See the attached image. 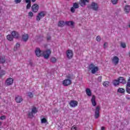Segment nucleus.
<instances>
[{
	"mask_svg": "<svg viewBox=\"0 0 130 130\" xmlns=\"http://www.w3.org/2000/svg\"><path fill=\"white\" fill-rule=\"evenodd\" d=\"M62 85L64 86L65 87H68V86H70L72 85V80L69 79H65L62 81Z\"/></svg>",
	"mask_w": 130,
	"mask_h": 130,
	"instance_id": "6",
	"label": "nucleus"
},
{
	"mask_svg": "<svg viewBox=\"0 0 130 130\" xmlns=\"http://www.w3.org/2000/svg\"><path fill=\"white\" fill-rule=\"evenodd\" d=\"M64 24H66V23H64V21H60L58 23V27H63V26H64Z\"/></svg>",
	"mask_w": 130,
	"mask_h": 130,
	"instance_id": "25",
	"label": "nucleus"
},
{
	"mask_svg": "<svg viewBox=\"0 0 130 130\" xmlns=\"http://www.w3.org/2000/svg\"><path fill=\"white\" fill-rule=\"evenodd\" d=\"M96 41H100L101 40V38L100 37V36H98L96 37Z\"/></svg>",
	"mask_w": 130,
	"mask_h": 130,
	"instance_id": "42",
	"label": "nucleus"
},
{
	"mask_svg": "<svg viewBox=\"0 0 130 130\" xmlns=\"http://www.w3.org/2000/svg\"><path fill=\"white\" fill-rule=\"evenodd\" d=\"M100 106H98L95 110V118L97 119L100 116Z\"/></svg>",
	"mask_w": 130,
	"mask_h": 130,
	"instance_id": "10",
	"label": "nucleus"
},
{
	"mask_svg": "<svg viewBox=\"0 0 130 130\" xmlns=\"http://www.w3.org/2000/svg\"><path fill=\"white\" fill-rule=\"evenodd\" d=\"M39 10V5L37 4H35L31 6V11L34 13H37Z\"/></svg>",
	"mask_w": 130,
	"mask_h": 130,
	"instance_id": "9",
	"label": "nucleus"
},
{
	"mask_svg": "<svg viewBox=\"0 0 130 130\" xmlns=\"http://www.w3.org/2000/svg\"><path fill=\"white\" fill-rule=\"evenodd\" d=\"M66 55L68 58L71 59L74 56V53L72 50H68L66 52Z\"/></svg>",
	"mask_w": 130,
	"mask_h": 130,
	"instance_id": "7",
	"label": "nucleus"
},
{
	"mask_svg": "<svg viewBox=\"0 0 130 130\" xmlns=\"http://www.w3.org/2000/svg\"><path fill=\"white\" fill-rule=\"evenodd\" d=\"M117 92H118V93H120L121 94H123V93L125 92V90L122 88H119Z\"/></svg>",
	"mask_w": 130,
	"mask_h": 130,
	"instance_id": "26",
	"label": "nucleus"
},
{
	"mask_svg": "<svg viewBox=\"0 0 130 130\" xmlns=\"http://www.w3.org/2000/svg\"><path fill=\"white\" fill-rule=\"evenodd\" d=\"M31 8V3H28L26 5L27 10H29Z\"/></svg>",
	"mask_w": 130,
	"mask_h": 130,
	"instance_id": "38",
	"label": "nucleus"
},
{
	"mask_svg": "<svg viewBox=\"0 0 130 130\" xmlns=\"http://www.w3.org/2000/svg\"><path fill=\"white\" fill-rule=\"evenodd\" d=\"M85 2H86V3H89V0H85Z\"/></svg>",
	"mask_w": 130,
	"mask_h": 130,
	"instance_id": "50",
	"label": "nucleus"
},
{
	"mask_svg": "<svg viewBox=\"0 0 130 130\" xmlns=\"http://www.w3.org/2000/svg\"><path fill=\"white\" fill-rule=\"evenodd\" d=\"M36 55L38 56V57H40V56H44V58L46 59L49 58V55L51 54V50L50 49H48L45 51L43 53L42 51L40 50V48H37L35 50Z\"/></svg>",
	"mask_w": 130,
	"mask_h": 130,
	"instance_id": "1",
	"label": "nucleus"
},
{
	"mask_svg": "<svg viewBox=\"0 0 130 130\" xmlns=\"http://www.w3.org/2000/svg\"><path fill=\"white\" fill-rule=\"evenodd\" d=\"M89 70H91V73L94 74H96V72L99 71V68H98V67L95 66L94 63H91L89 66Z\"/></svg>",
	"mask_w": 130,
	"mask_h": 130,
	"instance_id": "4",
	"label": "nucleus"
},
{
	"mask_svg": "<svg viewBox=\"0 0 130 130\" xmlns=\"http://www.w3.org/2000/svg\"><path fill=\"white\" fill-rule=\"evenodd\" d=\"M66 78L67 79H68V80H71V81H72V80H74L76 77L73 74H68L66 76Z\"/></svg>",
	"mask_w": 130,
	"mask_h": 130,
	"instance_id": "18",
	"label": "nucleus"
},
{
	"mask_svg": "<svg viewBox=\"0 0 130 130\" xmlns=\"http://www.w3.org/2000/svg\"><path fill=\"white\" fill-rule=\"evenodd\" d=\"M37 112H38V110L37 109V108L35 106H32L31 111L28 112L27 114L29 118H33L34 117V115L33 114H36Z\"/></svg>",
	"mask_w": 130,
	"mask_h": 130,
	"instance_id": "3",
	"label": "nucleus"
},
{
	"mask_svg": "<svg viewBox=\"0 0 130 130\" xmlns=\"http://www.w3.org/2000/svg\"><path fill=\"white\" fill-rule=\"evenodd\" d=\"M71 11L72 13H75V12H76V8H75L74 7H71Z\"/></svg>",
	"mask_w": 130,
	"mask_h": 130,
	"instance_id": "37",
	"label": "nucleus"
},
{
	"mask_svg": "<svg viewBox=\"0 0 130 130\" xmlns=\"http://www.w3.org/2000/svg\"><path fill=\"white\" fill-rule=\"evenodd\" d=\"M112 62L114 63L115 66H117L118 64V62H119V58L118 57L115 56L113 57L112 59Z\"/></svg>",
	"mask_w": 130,
	"mask_h": 130,
	"instance_id": "13",
	"label": "nucleus"
},
{
	"mask_svg": "<svg viewBox=\"0 0 130 130\" xmlns=\"http://www.w3.org/2000/svg\"><path fill=\"white\" fill-rule=\"evenodd\" d=\"M91 102L92 106H96V105H97V103L96 102V96H95V95H92Z\"/></svg>",
	"mask_w": 130,
	"mask_h": 130,
	"instance_id": "15",
	"label": "nucleus"
},
{
	"mask_svg": "<svg viewBox=\"0 0 130 130\" xmlns=\"http://www.w3.org/2000/svg\"><path fill=\"white\" fill-rule=\"evenodd\" d=\"M105 127L102 126V127H101V130H105Z\"/></svg>",
	"mask_w": 130,
	"mask_h": 130,
	"instance_id": "48",
	"label": "nucleus"
},
{
	"mask_svg": "<svg viewBox=\"0 0 130 130\" xmlns=\"http://www.w3.org/2000/svg\"><path fill=\"white\" fill-rule=\"evenodd\" d=\"M1 67H0V71H1Z\"/></svg>",
	"mask_w": 130,
	"mask_h": 130,
	"instance_id": "53",
	"label": "nucleus"
},
{
	"mask_svg": "<svg viewBox=\"0 0 130 130\" xmlns=\"http://www.w3.org/2000/svg\"><path fill=\"white\" fill-rule=\"evenodd\" d=\"M13 83H14V79L12 78H7L5 82L7 86H11V85H13Z\"/></svg>",
	"mask_w": 130,
	"mask_h": 130,
	"instance_id": "12",
	"label": "nucleus"
},
{
	"mask_svg": "<svg viewBox=\"0 0 130 130\" xmlns=\"http://www.w3.org/2000/svg\"><path fill=\"white\" fill-rule=\"evenodd\" d=\"M20 35H19V32L16 31H13L11 35H8L7 36V39L9 41H13L14 40V38H19Z\"/></svg>",
	"mask_w": 130,
	"mask_h": 130,
	"instance_id": "2",
	"label": "nucleus"
},
{
	"mask_svg": "<svg viewBox=\"0 0 130 130\" xmlns=\"http://www.w3.org/2000/svg\"><path fill=\"white\" fill-rule=\"evenodd\" d=\"M47 39V40H50V39H51V37H48Z\"/></svg>",
	"mask_w": 130,
	"mask_h": 130,
	"instance_id": "47",
	"label": "nucleus"
},
{
	"mask_svg": "<svg viewBox=\"0 0 130 130\" xmlns=\"http://www.w3.org/2000/svg\"><path fill=\"white\" fill-rule=\"evenodd\" d=\"M25 3L26 4H31V0H25Z\"/></svg>",
	"mask_w": 130,
	"mask_h": 130,
	"instance_id": "46",
	"label": "nucleus"
},
{
	"mask_svg": "<svg viewBox=\"0 0 130 130\" xmlns=\"http://www.w3.org/2000/svg\"><path fill=\"white\" fill-rule=\"evenodd\" d=\"M5 75H6V71H2L0 73V78H2V77H4V76H5Z\"/></svg>",
	"mask_w": 130,
	"mask_h": 130,
	"instance_id": "34",
	"label": "nucleus"
},
{
	"mask_svg": "<svg viewBox=\"0 0 130 130\" xmlns=\"http://www.w3.org/2000/svg\"><path fill=\"white\" fill-rule=\"evenodd\" d=\"M28 96L29 97V98H33V93L31 92H29L27 93Z\"/></svg>",
	"mask_w": 130,
	"mask_h": 130,
	"instance_id": "33",
	"label": "nucleus"
},
{
	"mask_svg": "<svg viewBox=\"0 0 130 130\" xmlns=\"http://www.w3.org/2000/svg\"><path fill=\"white\" fill-rule=\"evenodd\" d=\"M121 46L122 47V48H125L126 47V45L125 44V43H121Z\"/></svg>",
	"mask_w": 130,
	"mask_h": 130,
	"instance_id": "36",
	"label": "nucleus"
},
{
	"mask_svg": "<svg viewBox=\"0 0 130 130\" xmlns=\"http://www.w3.org/2000/svg\"><path fill=\"white\" fill-rule=\"evenodd\" d=\"M78 127L76 126V125H74L71 127V130H77Z\"/></svg>",
	"mask_w": 130,
	"mask_h": 130,
	"instance_id": "39",
	"label": "nucleus"
},
{
	"mask_svg": "<svg viewBox=\"0 0 130 130\" xmlns=\"http://www.w3.org/2000/svg\"><path fill=\"white\" fill-rule=\"evenodd\" d=\"M22 40L24 42H27L29 39V35L28 34H24L22 36Z\"/></svg>",
	"mask_w": 130,
	"mask_h": 130,
	"instance_id": "16",
	"label": "nucleus"
},
{
	"mask_svg": "<svg viewBox=\"0 0 130 130\" xmlns=\"http://www.w3.org/2000/svg\"><path fill=\"white\" fill-rule=\"evenodd\" d=\"M51 62H52L53 63H54L56 62V59L54 57H52L50 59Z\"/></svg>",
	"mask_w": 130,
	"mask_h": 130,
	"instance_id": "29",
	"label": "nucleus"
},
{
	"mask_svg": "<svg viewBox=\"0 0 130 130\" xmlns=\"http://www.w3.org/2000/svg\"><path fill=\"white\" fill-rule=\"evenodd\" d=\"M118 81L119 83H121L122 84H125L126 83V81H125V79L123 77H119Z\"/></svg>",
	"mask_w": 130,
	"mask_h": 130,
	"instance_id": "21",
	"label": "nucleus"
},
{
	"mask_svg": "<svg viewBox=\"0 0 130 130\" xmlns=\"http://www.w3.org/2000/svg\"><path fill=\"white\" fill-rule=\"evenodd\" d=\"M127 99L129 100L130 98H127Z\"/></svg>",
	"mask_w": 130,
	"mask_h": 130,
	"instance_id": "52",
	"label": "nucleus"
},
{
	"mask_svg": "<svg viewBox=\"0 0 130 130\" xmlns=\"http://www.w3.org/2000/svg\"><path fill=\"white\" fill-rule=\"evenodd\" d=\"M0 119H1V120H4V119H6V116L3 115V116H1Z\"/></svg>",
	"mask_w": 130,
	"mask_h": 130,
	"instance_id": "43",
	"label": "nucleus"
},
{
	"mask_svg": "<svg viewBox=\"0 0 130 130\" xmlns=\"http://www.w3.org/2000/svg\"><path fill=\"white\" fill-rule=\"evenodd\" d=\"M20 46V45L19 44V43H17L15 46L14 47V50H15V51H16V50H17Z\"/></svg>",
	"mask_w": 130,
	"mask_h": 130,
	"instance_id": "28",
	"label": "nucleus"
},
{
	"mask_svg": "<svg viewBox=\"0 0 130 130\" xmlns=\"http://www.w3.org/2000/svg\"><path fill=\"white\" fill-rule=\"evenodd\" d=\"M126 91L128 93V94H130V77L129 78L127 82Z\"/></svg>",
	"mask_w": 130,
	"mask_h": 130,
	"instance_id": "14",
	"label": "nucleus"
},
{
	"mask_svg": "<svg viewBox=\"0 0 130 130\" xmlns=\"http://www.w3.org/2000/svg\"><path fill=\"white\" fill-rule=\"evenodd\" d=\"M22 2V0H15L16 4H20Z\"/></svg>",
	"mask_w": 130,
	"mask_h": 130,
	"instance_id": "44",
	"label": "nucleus"
},
{
	"mask_svg": "<svg viewBox=\"0 0 130 130\" xmlns=\"http://www.w3.org/2000/svg\"><path fill=\"white\" fill-rule=\"evenodd\" d=\"M0 125H2V122L0 121Z\"/></svg>",
	"mask_w": 130,
	"mask_h": 130,
	"instance_id": "51",
	"label": "nucleus"
},
{
	"mask_svg": "<svg viewBox=\"0 0 130 130\" xmlns=\"http://www.w3.org/2000/svg\"><path fill=\"white\" fill-rule=\"evenodd\" d=\"M86 3L87 1H85V0H80L79 2V5H80L81 7H85Z\"/></svg>",
	"mask_w": 130,
	"mask_h": 130,
	"instance_id": "20",
	"label": "nucleus"
},
{
	"mask_svg": "<svg viewBox=\"0 0 130 130\" xmlns=\"http://www.w3.org/2000/svg\"><path fill=\"white\" fill-rule=\"evenodd\" d=\"M98 81L101 83V82H102V76H99L98 78Z\"/></svg>",
	"mask_w": 130,
	"mask_h": 130,
	"instance_id": "41",
	"label": "nucleus"
},
{
	"mask_svg": "<svg viewBox=\"0 0 130 130\" xmlns=\"http://www.w3.org/2000/svg\"><path fill=\"white\" fill-rule=\"evenodd\" d=\"M73 7H74V9H79V4L77 3H75L73 4Z\"/></svg>",
	"mask_w": 130,
	"mask_h": 130,
	"instance_id": "32",
	"label": "nucleus"
},
{
	"mask_svg": "<svg viewBox=\"0 0 130 130\" xmlns=\"http://www.w3.org/2000/svg\"><path fill=\"white\" fill-rule=\"evenodd\" d=\"M99 8L98 4L94 2H92L90 6V8L93 10V11H98Z\"/></svg>",
	"mask_w": 130,
	"mask_h": 130,
	"instance_id": "8",
	"label": "nucleus"
},
{
	"mask_svg": "<svg viewBox=\"0 0 130 130\" xmlns=\"http://www.w3.org/2000/svg\"><path fill=\"white\" fill-rule=\"evenodd\" d=\"M103 85L104 87H108V86H109V81H106L103 82Z\"/></svg>",
	"mask_w": 130,
	"mask_h": 130,
	"instance_id": "27",
	"label": "nucleus"
},
{
	"mask_svg": "<svg viewBox=\"0 0 130 130\" xmlns=\"http://www.w3.org/2000/svg\"><path fill=\"white\" fill-rule=\"evenodd\" d=\"M107 47V43H105L104 44V49H105V48H106Z\"/></svg>",
	"mask_w": 130,
	"mask_h": 130,
	"instance_id": "45",
	"label": "nucleus"
},
{
	"mask_svg": "<svg viewBox=\"0 0 130 130\" xmlns=\"http://www.w3.org/2000/svg\"><path fill=\"white\" fill-rule=\"evenodd\" d=\"M46 15V11H42L40 12L38 14V15L36 16V20L37 22H39L42 18H44L45 16Z\"/></svg>",
	"mask_w": 130,
	"mask_h": 130,
	"instance_id": "5",
	"label": "nucleus"
},
{
	"mask_svg": "<svg viewBox=\"0 0 130 130\" xmlns=\"http://www.w3.org/2000/svg\"><path fill=\"white\" fill-rule=\"evenodd\" d=\"M86 93L87 96L89 97L92 96V92L91 91V89H90V88H86Z\"/></svg>",
	"mask_w": 130,
	"mask_h": 130,
	"instance_id": "23",
	"label": "nucleus"
},
{
	"mask_svg": "<svg viewBox=\"0 0 130 130\" xmlns=\"http://www.w3.org/2000/svg\"><path fill=\"white\" fill-rule=\"evenodd\" d=\"M78 101H75V100H72L69 103V105L70 107H72L73 108L75 107H77V106H78Z\"/></svg>",
	"mask_w": 130,
	"mask_h": 130,
	"instance_id": "11",
	"label": "nucleus"
},
{
	"mask_svg": "<svg viewBox=\"0 0 130 130\" xmlns=\"http://www.w3.org/2000/svg\"><path fill=\"white\" fill-rule=\"evenodd\" d=\"M31 2L32 3H35V2H36V0H31Z\"/></svg>",
	"mask_w": 130,
	"mask_h": 130,
	"instance_id": "49",
	"label": "nucleus"
},
{
	"mask_svg": "<svg viewBox=\"0 0 130 130\" xmlns=\"http://www.w3.org/2000/svg\"><path fill=\"white\" fill-rule=\"evenodd\" d=\"M124 11L126 13V14H128V13H129V11H130L129 5H126L124 7Z\"/></svg>",
	"mask_w": 130,
	"mask_h": 130,
	"instance_id": "19",
	"label": "nucleus"
},
{
	"mask_svg": "<svg viewBox=\"0 0 130 130\" xmlns=\"http://www.w3.org/2000/svg\"><path fill=\"white\" fill-rule=\"evenodd\" d=\"M119 81L118 80H114L113 81V84L114 85V86H117V85H119Z\"/></svg>",
	"mask_w": 130,
	"mask_h": 130,
	"instance_id": "31",
	"label": "nucleus"
},
{
	"mask_svg": "<svg viewBox=\"0 0 130 130\" xmlns=\"http://www.w3.org/2000/svg\"><path fill=\"white\" fill-rule=\"evenodd\" d=\"M65 24L68 26H72L74 27V22L73 21H66Z\"/></svg>",
	"mask_w": 130,
	"mask_h": 130,
	"instance_id": "24",
	"label": "nucleus"
},
{
	"mask_svg": "<svg viewBox=\"0 0 130 130\" xmlns=\"http://www.w3.org/2000/svg\"><path fill=\"white\" fill-rule=\"evenodd\" d=\"M28 16L29 17H30L31 18H32L34 16L33 15V12L30 11L29 12H28Z\"/></svg>",
	"mask_w": 130,
	"mask_h": 130,
	"instance_id": "40",
	"label": "nucleus"
},
{
	"mask_svg": "<svg viewBox=\"0 0 130 130\" xmlns=\"http://www.w3.org/2000/svg\"><path fill=\"white\" fill-rule=\"evenodd\" d=\"M6 62V56H2L0 57V63H5Z\"/></svg>",
	"mask_w": 130,
	"mask_h": 130,
	"instance_id": "22",
	"label": "nucleus"
},
{
	"mask_svg": "<svg viewBox=\"0 0 130 130\" xmlns=\"http://www.w3.org/2000/svg\"><path fill=\"white\" fill-rule=\"evenodd\" d=\"M118 0H111V3L113 5H117Z\"/></svg>",
	"mask_w": 130,
	"mask_h": 130,
	"instance_id": "35",
	"label": "nucleus"
},
{
	"mask_svg": "<svg viewBox=\"0 0 130 130\" xmlns=\"http://www.w3.org/2000/svg\"><path fill=\"white\" fill-rule=\"evenodd\" d=\"M41 123H46V122H47V119L45 118H43L41 119Z\"/></svg>",
	"mask_w": 130,
	"mask_h": 130,
	"instance_id": "30",
	"label": "nucleus"
},
{
	"mask_svg": "<svg viewBox=\"0 0 130 130\" xmlns=\"http://www.w3.org/2000/svg\"><path fill=\"white\" fill-rule=\"evenodd\" d=\"M15 101L17 103H21V102L23 101V99L22 96L18 95L15 98Z\"/></svg>",
	"mask_w": 130,
	"mask_h": 130,
	"instance_id": "17",
	"label": "nucleus"
}]
</instances>
